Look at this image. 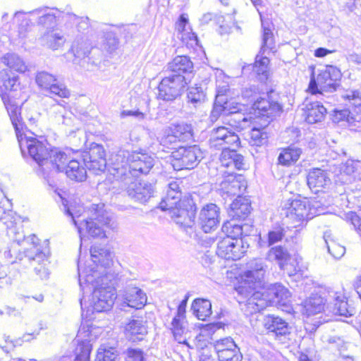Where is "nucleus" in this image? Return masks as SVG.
Masks as SVG:
<instances>
[{
    "label": "nucleus",
    "instance_id": "obj_37",
    "mask_svg": "<svg viewBox=\"0 0 361 361\" xmlns=\"http://www.w3.org/2000/svg\"><path fill=\"white\" fill-rule=\"evenodd\" d=\"M193 314L200 320L204 321L212 314V304L207 299H195L192 304Z\"/></svg>",
    "mask_w": 361,
    "mask_h": 361
},
{
    "label": "nucleus",
    "instance_id": "obj_20",
    "mask_svg": "<svg viewBox=\"0 0 361 361\" xmlns=\"http://www.w3.org/2000/svg\"><path fill=\"white\" fill-rule=\"evenodd\" d=\"M68 161V155L58 148L50 149L49 151V157L46 160L42 168L44 173L47 170H50L48 174L51 176L54 173L63 172L64 166Z\"/></svg>",
    "mask_w": 361,
    "mask_h": 361
},
{
    "label": "nucleus",
    "instance_id": "obj_61",
    "mask_svg": "<svg viewBox=\"0 0 361 361\" xmlns=\"http://www.w3.org/2000/svg\"><path fill=\"white\" fill-rule=\"evenodd\" d=\"M343 97L349 100L353 105L357 107H361V92L359 90H348Z\"/></svg>",
    "mask_w": 361,
    "mask_h": 361
},
{
    "label": "nucleus",
    "instance_id": "obj_31",
    "mask_svg": "<svg viewBox=\"0 0 361 361\" xmlns=\"http://www.w3.org/2000/svg\"><path fill=\"white\" fill-rule=\"evenodd\" d=\"M233 102L227 98L216 97L209 115L210 121L214 123L221 116H223L224 119L227 117L228 114H231V111H232L231 107Z\"/></svg>",
    "mask_w": 361,
    "mask_h": 361
},
{
    "label": "nucleus",
    "instance_id": "obj_33",
    "mask_svg": "<svg viewBox=\"0 0 361 361\" xmlns=\"http://www.w3.org/2000/svg\"><path fill=\"white\" fill-rule=\"evenodd\" d=\"M25 240L30 242L32 244V247L25 252V257L27 259L29 262L32 264L36 262L40 264L47 259L46 255L40 250L39 240L35 235H30Z\"/></svg>",
    "mask_w": 361,
    "mask_h": 361
},
{
    "label": "nucleus",
    "instance_id": "obj_42",
    "mask_svg": "<svg viewBox=\"0 0 361 361\" xmlns=\"http://www.w3.org/2000/svg\"><path fill=\"white\" fill-rule=\"evenodd\" d=\"M2 61L8 67L16 72L23 73L28 70L24 61L16 54H7L3 57Z\"/></svg>",
    "mask_w": 361,
    "mask_h": 361
},
{
    "label": "nucleus",
    "instance_id": "obj_25",
    "mask_svg": "<svg viewBox=\"0 0 361 361\" xmlns=\"http://www.w3.org/2000/svg\"><path fill=\"white\" fill-rule=\"evenodd\" d=\"M168 69L173 75H185L189 80L192 73L194 66L192 61L187 56H177L168 64Z\"/></svg>",
    "mask_w": 361,
    "mask_h": 361
},
{
    "label": "nucleus",
    "instance_id": "obj_36",
    "mask_svg": "<svg viewBox=\"0 0 361 361\" xmlns=\"http://www.w3.org/2000/svg\"><path fill=\"white\" fill-rule=\"evenodd\" d=\"M65 173L71 180H85L87 176L85 168L78 159L70 160L68 165L64 166Z\"/></svg>",
    "mask_w": 361,
    "mask_h": 361
},
{
    "label": "nucleus",
    "instance_id": "obj_30",
    "mask_svg": "<svg viewBox=\"0 0 361 361\" xmlns=\"http://www.w3.org/2000/svg\"><path fill=\"white\" fill-rule=\"evenodd\" d=\"M147 334V329L142 320L133 319L126 326V335L129 341H142Z\"/></svg>",
    "mask_w": 361,
    "mask_h": 361
},
{
    "label": "nucleus",
    "instance_id": "obj_11",
    "mask_svg": "<svg viewBox=\"0 0 361 361\" xmlns=\"http://www.w3.org/2000/svg\"><path fill=\"white\" fill-rule=\"evenodd\" d=\"M275 48L274 35L269 28H264L262 35V44L259 54L253 66V71L259 75H262L267 78L269 59L267 56H263L267 51H271Z\"/></svg>",
    "mask_w": 361,
    "mask_h": 361
},
{
    "label": "nucleus",
    "instance_id": "obj_7",
    "mask_svg": "<svg viewBox=\"0 0 361 361\" xmlns=\"http://www.w3.org/2000/svg\"><path fill=\"white\" fill-rule=\"evenodd\" d=\"M172 166L174 170L194 169L202 159V152L197 145L179 147L171 152Z\"/></svg>",
    "mask_w": 361,
    "mask_h": 361
},
{
    "label": "nucleus",
    "instance_id": "obj_52",
    "mask_svg": "<svg viewBox=\"0 0 361 361\" xmlns=\"http://www.w3.org/2000/svg\"><path fill=\"white\" fill-rule=\"evenodd\" d=\"M71 50L75 57L78 59H85L90 53V46L86 42L75 41L72 44Z\"/></svg>",
    "mask_w": 361,
    "mask_h": 361
},
{
    "label": "nucleus",
    "instance_id": "obj_53",
    "mask_svg": "<svg viewBox=\"0 0 361 361\" xmlns=\"http://www.w3.org/2000/svg\"><path fill=\"white\" fill-rule=\"evenodd\" d=\"M324 240L327 245L329 252L335 258L340 259L342 257L345 252V247L335 242L334 240H328L327 235L325 234Z\"/></svg>",
    "mask_w": 361,
    "mask_h": 361
},
{
    "label": "nucleus",
    "instance_id": "obj_38",
    "mask_svg": "<svg viewBox=\"0 0 361 361\" xmlns=\"http://www.w3.org/2000/svg\"><path fill=\"white\" fill-rule=\"evenodd\" d=\"M188 102L196 108L202 105L206 100L205 89L202 85H195L188 88Z\"/></svg>",
    "mask_w": 361,
    "mask_h": 361
},
{
    "label": "nucleus",
    "instance_id": "obj_48",
    "mask_svg": "<svg viewBox=\"0 0 361 361\" xmlns=\"http://www.w3.org/2000/svg\"><path fill=\"white\" fill-rule=\"evenodd\" d=\"M118 353L116 348L102 345L98 350L94 361H116Z\"/></svg>",
    "mask_w": 361,
    "mask_h": 361
},
{
    "label": "nucleus",
    "instance_id": "obj_63",
    "mask_svg": "<svg viewBox=\"0 0 361 361\" xmlns=\"http://www.w3.org/2000/svg\"><path fill=\"white\" fill-rule=\"evenodd\" d=\"M229 91V85L228 81L216 80V97L227 98V92Z\"/></svg>",
    "mask_w": 361,
    "mask_h": 361
},
{
    "label": "nucleus",
    "instance_id": "obj_54",
    "mask_svg": "<svg viewBox=\"0 0 361 361\" xmlns=\"http://www.w3.org/2000/svg\"><path fill=\"white\" fill-rule=\"evenodd\" d=\"M13 20L19 23L18 32L20 37H25L28 27H30V20L25 16V13L23 11L16 12Z\"/></svg>",
    "mask_w": 361,
    "mask_h": 361
},
{
    "label": "nucleus",
    "instance_id": "obj_35",
    "mask_svg": "<svg viewBox=\"0 0 361 361\" xmlns=\"http://www.w3.org/2000/svg\"><path fill=\"white\" fill-rule=\"evenodd\" d=\"M90 254L92 262L104 268L109 267L112 263L111 253L105 247L93 245L91 247Z\"/></svg>",
    "mask_w": 361,
    "mask_h": 361
},
{
    "label": "nucleus",
    "instance_id": "obj_27",
    "mask_svg": "<svg viewBox=\"0 0 361 361\" xmlns=\"http://www.w3.org/2000/svg\"><path fill=\"white\" fill-rule=\"evenodd\" d=\"M66 40L63 32L57 28L46 30L39 38V43L42 46L52 50H57L63 47Z\"/></svg>",
    "mask_w": 361,
    "mask_h": 361
},
{
    "label": "nucleus",
    "instance_id": "obj_17",
    "mask_svg": "<svg viewBox=\"0 0 361 361\" xmlns=\"http://www.w3.org/2000/svg\"><path fill=\"white\" fill-rule=\"evenodd\" d=\"M231 109L232 111L224 118V123L238 132L248 128L251 123L252 117L241 112L242 105L233 102Z\"/></svg>",
    "mask_w": 361,
    "mask_h": 361
},
{
    "label": "nucleus",
    "instance_id": "obj_55",
    "mask_svg": "<svg viewBox=\"0 0 361 361\" xmlns=\"http://www.w3.org/2000/svg\"><path fill=\"white\" fill-rule=\"evenodd\" d=\"M271 291L277 302L282 305H285L290 297V293L288 289L281 284H275Z\"/></svg>",
    "mask_w": 361,
    "mask_h": 361
},
{
    "label": "nucleus",
    "instance_id": "obj_59",
    "mask_svg": "<svg viewBox=\"0 0 361 361\" xmlns=\"http://www.w3.org/2000/svg\"><path fill=\"white\" fill-rule=\"evenodd\" d=\"M330 180L327 172L320 168H313L307 175V180Z\"/></svg>",
    "mask_w": 361,
    "mask_h": 361
},
{
    "label": "nucleus",
    "instance_id": "obj_22",
    "mask_svg": "<svg viewBox=\"0 0 361 361\" xmlns=\"http://www.w3.org/2000/svg\"><path fill=\"white\" fill-rule=\"evenodd\" d=\"M154 192V186L149 182H130L128 186V195L135 201L146 202Z\"/></svg>",
    "mask_w": 361,
    "mask_h": 361
},
{
    "label": "nucleus",
    "instance_id": "obj_3",
    "mask_svg": "<svg viewBox=\"0 0 361 361\" xmlns=\"http://www.w3.org/2000/svg\"><path fill=\"white\" fill-rule=\"evenodd\" d=\"M78 274L79 284L82 289L85 288L84 285L91 286L90 289L94 288L90 302L92 310L97 312L109 310L114 303L116 292L111 286H107V276H99V272L93 269L82 271L80 264Z\"/></svg>",
    "mask_w": 361,
    "mask_h": 361
},
{
    "label": "nucleus",
    "instance_id": "obj_60",
    "mask_svg": "<svg viewBox=\"0 0 361 361\" xmlns=\"http://www.w3.org/2000/svg\"><path fill=\"white\" fill-rule=\"evenodd\" d=\"M125 361H146L144 353L138 348H129L126 351Z\"/></svg>",
    "mask_w": 361,
    "mask_h": 361
},
{
    "label": "nucleus",
    "instance_id": "obj_46",
    "mask_svg": "<svg viewBox=\"0 0 361 361\" xmlns=\"http://www.w3.org/2000/svg\"><path fill=\"white\" fill-rule=\"evenodd\" d=\"M54 112L56 114V120L58 123H61L66 126H71L75 116L73 114L66 109L62 104H56L52 106Z\"/></svg>",
    "mask_w": 361,
    "mask_h": 361
},
{
    "label": "nucleus",
    "instance_id": "obj_47",
    "mask_svg": "<svg viewBox=\"0 0 361 361\" xmlns=\"http://www.w3.org/2000/svg\"><path fill=\"white\" fill-rule=\"evenodd\" d=\"M159 142L160 145L163 147V150L175 151L180 147V141L172 133L169 127L165 130L164 135L161 137Z\"/></svg>",
    "mask_w": 361,
    "mask_h": 361
},
{
    "label": "nucleus",
    "instance_id": "obj_10",
    "mask_svg": "<svg viewBox=\"0 0 361 361\" xmlns=\"http://www.w3.org/2000/svg\"><path fill=\"white\" fill-rule=\"evenodd\" d=\"M37 86L50 95L58 96L61 98H68L70 91L66 85L59 83L57 77L47 71H38L35 75Z\"/></svg>",
    "mask_w": 361,
    "mask_h": 361
},
{
    "label": "nucleus",
    "instance_id": "obj_49",
    "mask_svg": "<svg viewBox=\"0 0 361 361\" xmlns=\"http://www.w3.org/2000/svg\"><path fill=\"white\" fill-rule=\"evenodd\" d=\"M247 182H221V188L228 195L242 196L245 190Z\"/></svg>",
    "mask_w": 361,
    "mask_h": 361
},
{
    "label": "nucleus",
    "instance_id": "obj_2",
    "mask_svg": "<svg viewBox=\"0 0 361 361\" xmlns=\"http://www.w3.org/2000/svg\"><path fill=\"white\" fill-rule=\"evenodd\" d=\"M54 192L61 199L65 213L71 217L81 239L85 234L92 238L106 237L105 227L109 226L111 219L101 207L93 204L92 209L85 210L82 206H68L66 191L57 188Z\"/></svg>",
    "mask_w": 361,
    "mask_h": 361
},
{
    "label": "nucleus",
    "instance_id": "obj_1",
    "mask_svg": "<svg viewBox=\"0 0 361 361\" xmlns=\"http://www.w3.org/2000/svg\"><path fill=\"white\" fill-rule=\"evenodd\" d=\"M267 265L262 259H252L247 263V270L241 275L242 281L236 290L241 298L238 302L247 316L264 310L267 301L258 290L263 285Z\"/></svg>",
    "mask_w": 361,
    "mask_h": 361
},
{
    "label": "nucleus",
    "instance_id": "obj_34",
    "mask_svg": "<svg viewBox=\"0 0 361 361\" xmlns=\"http://www.w3.org/2000/svg\"><path fill=\"white\" fill-rule=\"evenodd\" d=\"M169 128L180 142H189L193 140V128L190 123L185 122L173 123L169 126Z\"/></svg>",
    "mask_w": 361,
    "mask_h": 361
},
{
    "label": "nucleus",
    "instance_id": "obj_28",
    "mask_svg": "<svg viewBox=\"0 0 361 361\" xmlns=\"http://www.w3.org/2000/svg\"><path fill=\"white\" fill-rule=\"evenodd\" d=\"M263 325L266 329L276 336H285L290 333L288 324L282 318L274 314L266 316L263 320Z\"/></svg>",
    "mask_w": 361,
    "mask_h": 361
},
{
    "label": "nucleus",
    "instance_id": "obj_58",
    "mask_svg": "<svg viewBox=\"0 0 361 361\" xmlns=\"http://www.w3.org/2000/svg\"><path fill=\"white\" fill-rule=\"evenodd\" d=\"M184 319L183 317H174L171 322V330L176 340H178V337L180 336L184 332Z\"/></svg>",
    "mask_w": 361,
    "mask_h": 361
},
{
    "label": "nucleus",
    "instance_id": "obj_13",
    "mask_svg": "<svg viewBox=\"0 0 361 361\" xmlns=\"http://www.w3.org/2000/svg\"><path fill=\"white\" fill-rule=\"evenodd\" d=\"M120 295L123 299V302L121 304V309H123L125 307H129L140 310L146 305L147 300L146 293L141 288L135 286L133 281H130L126 284Z\"/></svg>",
    "mask_w": 361,
    "mask_h": 361
},
{
    "label": "nucleus",
    "instance_id": "obj_9",
    "mask_svg": "<svg viewBox=\"0 0 361 361\" xmlns=\"http://www.w3.org/2000/svg\"><path fill=\"white\" fill-rule=\"evenodd\" d=\"M173 221L184 228L191 229L195 224L196 205L190 196H185L179 206L168 210Z\"/></svg>",
    "mask_w": 361,
    "mask_h": 361
},
{
    "label": "nucleus",
    "instance_id": "obj_14",
    "mask_svg": "<svg viewBox=\"0 0 361 361\" xmlns=\"http://www.w3.org/2000/svg\"><path fill=\"white\" fill-rule=\"evenodd\" d=\"M105 151L102 145H96L89 151H85L82 154V161L85 167L90 171H102L104 170L106 161Z\"/></svg>",
    "mask_w": 361,
    "mask_h": 361
},
{
    "label": "nucleus",
    "instance_id": "obj_56",
    "mask_svg": "<svg viewBox=\"0 0 361 361\" xmlns=\"http://www.w3.org/2000/svg\"><path fill=\"white\" fill-rule=\"evenodd\" d=\"M236 347H238L237 345L235 343L234 341L230 337L218 340L214 343V348L218 357L219 356V353L225 351H228L230 350V349H233Z\"/></svg>",
    "mask_w": 361,
    "mask_h": 361
},
{
    "label": "nucleus",
    "instance_id": "obj_44",
    "mask_svg": "<svg viewBox=\"0 0 361 361\" xmlns=\"http://www.w3.org/2000/svg\"><path fill=\"white\" fill-rule=\"evenodd\" d=\"M249 136V143L252 146L261 147L268 142L269 135L265 128H252Z\"/></svg>",
    "mask_w": 361,
    "mask_h": 361
},
{
    "label": "nucleus",
    "instance_id": "obj_51",
    "mask_svg": "<svg viewBox=\"0 0 361 361\" xmlns=\"http://www.w3.org/2000/svg\"><path fill=\"white\" fill-rule=\"evenodd\" d=\"M223 231L226 233V237L233 239H241L243 235V226L235 224L233 221H228L223 226Z\"/></svg>",
    "mask_w": 361,
    "mask_h": 361
},
{
    "label": "nucleus",
    "instance_id": "obj_57",
    "mask_svg": "<svg viewBox=\"0 0 361 361\" xmlns=\"http://www.w3.org/2000/svg\"><path fill=\"white\" fill-rule=\"evenodd\" d=\"M218 358L219 361H241L243 355L238 347H236L219 353Z\"/></svg>",
    "mask_w": 361,
    "mask_h": 361
},
{
    "label": "nucleus",
    "instance_id": "obj_40",
    "mask_svg": "<svg viewBox=\"0 0 361 361\" xmlns=\"http://www.w3.org/2000/svg\"><path fill=\"white\" fill-rule=\"evenodd\" d=\"M62 19L68 26L75 25L78 32L84 33L90 27L89 18L87 17H79L75 14L67 11L63 13Z\"/></svg>",
    "mask_w": 361,
    "mask_h": 361
},
{
    "label": "nucleus",
    "instance_id": "obj_8",
    "mask_svg": "<svg viewBox=\"0 0 361 361\" xmlns=\"http://www.w3.org/2000/svg\"><path fill=\"white\" fill-rule=\"evenodd\" d=\"M187 83L186 76L170 73L159 82L157 98L164 101H173L181 94Z\"/></svg>",
    "mask_w": 361,
    "mask_h": 361
},
{
    "label": "nucleus",
    "instance_id": "obj_19",
    "mask_svg": "<svg viewBox=\"0 0 361 361\" xmlns=\"http://www.w3.org/2000/svg\"><path fill=\"white\" fill-rule=\"evenodd\" d=\"M199 220L204 233L215 230L219 224V209L214 204L206 205L200 212Z\"/></svg>",
    "mask_w": 361,
    "mask_h": 361
},
{
    "label": "nucleus",
    "instance_id": "obj_50",
    "mask_svg": "<svg viewBox=\"0 0 361 361\" xmlns=\"http://www.w3.org/2000/svg\"><path fill=\"white\" fill-rule=\"evenodd\" d=\"M92 345L89 341H82L78 343L75 350V361H90Z\"/></svg>",
    "mask_w": 361,
    "mask_h": 361
},
{
    "label": "nucleus",
    "instance_id": "obj_62",
    "mask_svg": "<svg viewBox=\"0 0 361 361\" xmlns=\"http://www.w3.org/2000/svg\"><path fill=\"white\" fill-rule=\"evenodd\" d=\"M104 44L109 51L116 49L118 45V39L116 34L112 31H106L104 34Z\"/></svg>",
    "mask_w": 361,
    "mask_h": 361
},
{
    "label": "nucleus",
    "instance_id": "obj_21",
    "mask_svg": "<svg viewBox=\"0 0 361 361\" xmlns=\"http://www.w3.org/2000/svg\"><path fill=\"white\" fill-rule=\"evenodd\" d=\"M64 11L60 12L58 10H54L50 8H39L28 12L27 13L31 16H37L38 18V24L46 27L47 30L55 29L54 27L56 23V19L61 18Z\"/></svg>",
    "mask_w": 361,
    "mask_h": 361
},
{
    "label": "nucleus",
    "instance_id": "obj_5",
    "mask_svg": "<svg viewBox=\"0 0 361 361\" xmlns=\"http://www.w3.org/2000/svg\"><path fill=\"white\" fill-rule=\"evenodd\" d=\"M211 148L221 149L220 161L223 166H232L233 157L236 153V148L240 145V140L237 133L225 126H220L212 130L209 139Z\"/></svg>",
    "mask_w": 361,
    "mask_h": 361
},
{
    "label": "nucleus",
    "instance_id": "obj_15",
    "mask_svg": "<svg viewBox=\"0 0 361 361\" xmlns=\"http://www.w3.org/2000/svg\"><path fill=\"white\" fill-rule=\"evenodd\" d=\"M328 300L326 308L334 314L348 317L355 313L354 307L348 304L347 298L341 292L329 291Z\"/></svg>",
    "mask_w": 361,
    "mask_h": 361
},
{
    "label": "nucleus",
    "instance_id": "obj_39",
    "mask_svg": "<svg viewBox=\"0 0 361 361\" xmlns=\"http://www.w3.org/2000/svg\"><path fill=\"white\" fill-rule=\"evenodd\" d=\"M324 310V299L317 294H312L304 304V313L307 316L322 312Z\"/></svg>",
    "mask_w": 361,
    "mask_h": 361
},
{
    "label": "nucleus",
    "instance_id": "obj_64",
    "mask_svg": "<svg viewBox=\"0 0 361 361\" xmlns=\"http://www.w3.org/2000/svg\"><path fill=\"white\" fill-rule=\"evenodd\" d=\"M259 88L255 85L245 88L242 92L243 97L247 99L250 102H255L258 97Z\"/></svg>",
    "mask_w": 361,
    "mask_h": 361
},
{
    "label": "nucleus",
    "instance_id": "obj_24",
    "mask_svg": "<svg viewBox=\"0 0 361 361\" xmlns=\"http://www.w3.org/2000/svg\"><path fill=\"white\" fill-rule=\"evenodd\" d=\"M181 195L182 192L178 183L170 182L168 184L166 195L159 204L160 209L163 211H167L176 206H179L180 202L183 200Z\"/></svg>",
    "mask_w": 361,
    "mask_h": 361
},
{
    "label": "nucleus",
    "instance_id": "obj_16",
    "mask_svg": "<svg viewBox=\"0 0 361 361\" xmlns=\"http://www.w3.org/2000/svg\"><path fill=\"white\" fill-rule=\"evenodd\" d=\"M123 156L127 154V162L130 163V168L134 172L147 174L154 166V159L146 153L133 152H122Z\"/></svg>",
    "mask_w": 361,
    "mask_h": 361
},
{
    "label": "nucleus",
    "instance_id": "obj_18",
    "mask_svg": "<svg viewBox=\"0 0 361 361\" xmlns=\"http://www.w3.org/2000/svg\"><path fill=\"white\" fill-rule=\"evenodd\" d=\"M252 109L260 116L272 118L278 115L282 110L281 106L276 101L270 99L268 94H263L255 100Z\"/></svg>",
    "mask_w": 361,
    "mask_h": 361
},
{
    "label": "nucleus",
    "instance_id": "obj_43",
    "mask_svg": "<svg viewBox=\"0 0 361 361\" xmlns=\"http://www.w3.org/2000/svg\"><path fill=\"white\" fill-rule=\"evenodd\" d=\"M188 25V19L186 17H185L184 15H181L176 26V30L180 35L178 36V37L181 39L183 42L187 39H189L190 41L196 42L197 40V35L194 32H192L189 27H187Z\"/></svg>",
    "mask_w": 361,
    "mask_h": 361
},
{
    "label": "nucleus",
    "instance_id": "obj_29",
    "mask_svg": "<svg viewBox=\"0 0 361 361\" xmlns=\"http://www.w3.org/2000/svg\"><path fill=\"white\" fill-rule=\"evenodd\" d=\"M251 211V204L248 199L238 196L233 201L228 212L229 216L235 219H245Z\"/></svg>",
    "mask_w": 361,
    "mask_h": 361
},
{
    "label": "nucleus",
    "instance_id": "obj_23",
    "mask_svg": "<svg viewBox=\"0 0 361 361\" xmlns=\"http://www.w3.org/2000/svg\"><path fill=\"white\" fill-rule=\"evenodd\" d=\"M286 216L294 222H300L306 219H312L309 212V204L306 200H293L286 208Z\"/></svg>",
    "mask_w": 361,
    "mask_h": 361
},
{
    "label": "nucleus",
    "instance_id": "obj_4",
    "mask_svg": "<svg viewBox=\"0 0 361 361\" xmlns=\"http://www.w3.org/2000/svg\"><path fill=\"white\" fill-rule=\"evenodd\" d=\"M8 114L10 116L11 121L15 129L16 137L19 143V147L22 153H24L25 148L27 149V152L30 157L42 168L46 160L49 157V149L47 145L35 137L27 138L23 137L22 131L24 124L20 117L18 107L14 105H6Z\"/></svg>",
    "mask_w": 361,
    "mask_h": 361
},
{
    "label": "nucleus",
    "instance_id": "obj_26",
    "mask_svg": "<svg viewBox=\"0 0 361 361\" xmlns=\"http://www.w3.org/2000/svg\"><path fill=\"white\" fill-rule=\"evenodd\" d=\"M306 121L309 123L321 122L327 113L326 109L318 101L312 102L306 99L305 103Z\"/></svg>",
    "mask_w": 361,
    "mask_h": 361
},
{
    "label": "nucleus",
    "instance_id": "obj_12",
    "mask_svg": "<svg viewBox=\"0 0 361 361\" xmlns=\"http://www.w3.org/2000/svg\"><path fill=\"white\" fill-rule=\"evenodd\" d=\"M245 251L242 239L224 237L217 243L216 255L226 259H239Z\"/></svg>",
    "mask_w": 361,
    "mask_h": 361
},
{
    "label": "nucleus",
    "instance_id": "obj_41",
    "mask_svg": "<svg viewBox=\"0 0 361 361\" xmlns=\"http://www.w3.org/2000/svg\"><path fill=\"white\" fill-rule=\"evenodd\" d=\"M267 258L270 261H276L281 269H285L284 267L290 259V254L286 248L280 245L275 246L269 250Z\"/></svg>",
    "mask_w": 361,
    "mask_h": 361
},
{
    "label": "nucleus",
    "instance_id": "obj_6",
    "mask_svg": "<svg viewBox=\"0 0 361 361\" xmlns=\"http://www.w3.org/2000/svg\"><path fill=\"white\" fill-rule=\"evenodd\" d=\"M318 71L317 78L312 77L310 80L308 87L310 92L316 94L320 91H335L338 85L337 82L341 77V71L333 66H327Z\"/></svg>",
    "mask_w": 361,
    "mask_h": 361
},
{
    "label": "nucleus",
    "instance_id": "obj_32",
    "mask_svg": "<svg viewBox=\"0 0 361 361\" xmlns=\"http://www.w3.org/2000/svg\"><path fill=\"white\" fill-rule=\"evenodd\" d=\"M302 149L294 145L282 148L279 154L278 164L283 166H290L296 163L302 154Z\"/></svg>",
    "mask_w": 361,
    "mask_h": 361
},
{
    "label": "nucleus",
    "instance_id": "obj_45",
    "mask_svg": "<svg viewBox=\"0 0 361 361\" xmlns=\"http://www.w3.org/2000/svg\"><path fill=\"white\" fill-rule=\"evenodd\" d=\"M20 86L18 76H11L7 70L0 72V87L5 90L16 91Z\"/></svg>",
    "mask_w": 361,
    "mask_h": 361
}]
</instances>
